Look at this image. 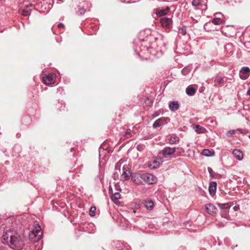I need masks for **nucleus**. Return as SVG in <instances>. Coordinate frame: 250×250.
Wrapping results in <instances>:
<instances>
[{"mask_svg":"<svg viewBox=\"0 0 250 250\" xmlns=\"http://www.w3.org/2000/svg\"><path fill=\"white\" fill-rule=\"evenodd\" d=\"M2 242L16 250H21L25 246L22 237L16 232L11 230L3 233Z\"/></svg>","mask_w":250,"mask_h":250,"instance_id":"1","label":"nucleus"},{"mask_svg":"<svg viewBox=\"0 0 250 250\" xmlns=\"http://www.w3.org/2000/svg\"><path fill=\"white\" fill-rule=\"evenodd\" d=\"M42 234L41 227L36 224L33 226V229L29 233V239L33 242H36L39 240Z\"/></svg>","mask_w":250,"mask_h":250,"instance_id":"2","label":"nucleus"},{"mask_svg":"<svg viewBox=\"0 0 250 250\" xmlns=\"http://www.w3.org/2000/svg\"><path fill=\"white\" fill-rule=\"evenodd\" d=\"M176 149L179 150L180 151L183 152L184 150L182 147H170L168 146L165 147L162 151L159 153V155H163V158H167L172 154H174L176 151Z\"/></svg>","mask_w":250,"mask_h":250,"instance_id":"3","label":"nucleus"},{"mask_svg":"<svg viewBox=\"0 0 250 250\" xmlns=\"http://www.w3.org/2000/svg\"><path fill=\"white\" fill-rule=\"evenodd\" d=\"M139 176L145 182L149 184H153L156 182V178L150 173H144Z\"/></svg>","mask_w":250,"mask_h":250,"instance_id":"4","label":"nucleus"},{"mask_svg":"<svg viewBox=\"0 0 250 250\" xmlns=\"http://www.w3.org/2000/svg\"><path fill=\"white\" fill-rule=\"evenodd\" d=\"M163 162V158L161 157L160 155L158 157L155 158L153 160L149 162L148 166L149 167L152 169L156 168L159 167Z\"/></svg>","mask_w":250,"mask_h":250,"instance_id":"5","label":"nucleus"},{"mask_svg":"<svg viewBox=\"0 0 250 250\" xmlns=\"http://www.w3.org/2000/svg\"><path fill=\"white\" fill-rule=\"evenodd\" d=\"M160 22L162 27L165 29H169L172 27V21L171 19L164 17L161 19Z\"/></svg>","mask_w":250,"mask_h":250,"instance_id":"6","label":"nucleus"},{"mask_svg":"<svg viewBox=\"0 0 250 250\" xmlns=\"http://www.w3.org/2000/svg\"><path fill=\"white\" fill-rule=\"evenodd\" d=\"M250 69L248 67H243L240 70L239 76L241 79L246 80L250 76Z\"/></svg>","mask_w":250,"mask_h":250,"instance_id":"7","label":"nucleus"},{"mask_svg":"<svg viewBox=\"0 0 250 250\" xmlns=\"http://www.w3.org/2000/svg\"><path fill=\"white\" fill-rule=\"evenodd\" d=\"M205 209L207 212L212 215L216 214L217 213L216 208L211 204H208L205 205Z\"/></svg>","mask_w":250,"mask_h":250,"instance_id":"8","label":"nucleus"},{"mask_svg":"<svg viewBox=\"0 0 250 250\" xmlns=\"http://www.w3.org/2000/svg\"><path fill=\"white\" fill-rule=\"evenodd\" d=\"M54 75L50 74L43 78V82L46 85H49L54 82Z\"/></svg>","mask_w":250,"mask_h":250,"instance_id":"9","label":"nucleus"},{"mask_svg":"<svg viewBox=\"0 0 250 250\" xmlns=\"http://www.w3.org/2000/svg\"><path fill=\"white\" fill-rule=\"evenodd\" d=\"M123 172L121 176V178L124 181L127 180L129 179V177L130 176V171L125 167H123Z\"/></svg>","mask_w":250,"mask_h":250,"instance_id":"10","label":"nucleus"},{"mask_svg":"<svg viewBox=\"0 0 250 250\" xmlns=\"http://www.w3.org/2000/svg\"><path fill=\"white\" fill-rule=\"evenodd\" d=\"M217 184L215 182H212L210 183L208 190L211 195H214L216 190Z\"/></svg>","mask_w":250,"mask_h":250,"instance_id":"11","label":"nucleus"},{"mask_svg":"<svg viewBox=\"0 0 250 250\" xmlns=\"http://www.w3.org/2000/svg\"><path fill=\"white\" fill-rule=\"evenodd\" d=\"M232 153L235 157L238 160H241L243 158V154L239 150L234 149Z\"/></svg>","mask_w":250,"mask_h":250,"instance_id":"12","label":"nucleus"},{"mask_svg":"<svg viewBox=\"0 0 250 250\" xmlns=\"http://www.w3.org/2000/svg\"><path fill=\"white\" fill-rule=\"evenodd\" d=\"M169 107L171 111H174L177 110L179 107L178 102L173 101L170 102L169 104Z\"/></svg>","mask_w":250,"mask_h":250,"instance_id":"13","label":"nucleus"},{"mask_svg":"<svg viewBox=\"0 0 250 250\" xmlns=\"http://www.w3.org/2000/svg\"><path fill=\"white\" fill-rule=\"evenodd\" d=\"M169 11V7H167L165 9H158L156 12V14L159 16H163L167 15Z\"/></svg>","mask_w":250,"mask_h":250,"instance_id":"14","label":"nucleus"},{"mask_svg":"<svg viewBox=\"0 0 250 250\" xmlns=\"http://www.w3.org/2000/svg\"><path fill=\"white\" fill-rule=\"evenodd\" d=\"M144 205L147 209L151 210L153 208L154 204L152 200H146L144 201Z\"/></svg>","mask_w":250,"mask_h":250,"instance_id":"15","label":"nucleus"},{"mask_svg":"<svg viewBox=\"0 0 250 250\" xmlns=\"http://www.w3.org/2000/svg\"><path fill=\"white\" fill-rule=\"evenodd\" d=\"M32 6V4L27 5L26 6V8L23 9L21 10V14L24 16H27L30 14L31 9L29 7Z\"/></svg>","mask_w":250,"mask_h":250,"instance_id":"16","label":"nucleus"},{"mask_svg":"<svg viewBox=\"0 0 250 250\" xmlns=\"http://www.w3.org/2000/svg\"><path fill=\"white\" fill-rule=\"evenodd\" d=\"M193 128L198 134L204 133L206 131V129L204 127L199 125H196L194 126Z\"/></svg>","mask_w":250,"mask_h":250,"instance_id":"17","label":"nucleus"},{"mask_svg":"<svg viewBox=\"0 0 250 250\" xmlns=\"http://www.w3.org/2000/svg\"><path fill=\"white\" fill-rule=\"evenodd\" d=\"M179 142V138L175 134H172L169 140V143L171 145L176 144Z\"/></svg>","mask_w":250,"mask_h":250,"instance_id":"18","label":"nucleus"},{"mask_svg":"<svg viewBox=\"0 0 250 250\" xmlns=\"http://www.w3.org/2000/svg\"><path fill=\"white\" fill-rule=\"evenodd\" d=\"M121 198V194L119 192H115L111 196V200L115 203L118 202V200Z\"/></svg>","mask_w":250,"mask_h":250,"instance_id":"19","label":"nucleus"},{"mask_svg":"<svg viewBox=\"0 0 250 250\" xmlns=\"http://www.w3.org/2000/svg\"><path fill=\"white\" fill-rule=\"evenodd\" d=\"M196 92L195 89L193 87H188L186 89V93L189 96H193Z\"/></svg>","mask_w":250,"mask_h":250,"instance_id":"20","label":"nucleus"},{"mask_svg":"<svg viewBox=\"0 0 250 250\" xmlns=\"http://www.w3.org/2000/svg\"><path fill=\"white\" fill-rule=\"evenodd\" d=\"M202 153L204 156L207 157L212 156L214 155L213 152L211 151L208 149H205L203 150Z\"/></svg>","mask_w":250,"mask_h":250,"instance_id":"21","label":"nucleus"},{"mask_svg":"<svg viewBox=\"0 0 250 250\" xmlns=\"http://www.w3.org/2000/svg\"><path fill=\"white\" fill-rule=\"evenodd\" d=\"M163 120L162 119H159L157 120L153 124V126L154 128H157L160 126L162 125Z\"/></svg>","mask_w":250,"mask_h":250,"instance_id":"22","label":"nucleus"},{"mask_svg":"<svg viewBox=\"0 0 250 250\" xmlns=\"http://www.w3.org/2000/svg\"><path fill=\"white\" fill-rule=\"evenodd\" d=\"M212 22L215 25H220L223 23V21L219 18H214Z\"/></svg>","mask_w":250,"mask_h":250,"instance_id":"23","label":"nucleus"},{"mask_svg":"<svg viewBox=\"0 0 250 250\" xmlns=\"http://www.w3.org/2000/svg\"><path fill=\"white\" fill-rule=\"evenodd\" d=\"M202 0H193L191 4L193 6L196 7L201 5Z\"/></svg>","mask_w":250,"mask_h":250,"instance_id":"24","label":"nucleus"},{"mask_svg":"<svg viewBox=\"0 0 250 250\" xmlns=\"http://www.w3.org/2000/svg\"><path fill=\"white\" fill-rule=\"evenodd\" d=\"M217 204L218 206V207L220 208H222V209H223V208H229L230 207V206L228 203L221 204V203H218Z\"/></svg>","mask_w":250,"mask_h":250,"instance_id":"25","label":"nucleus"},{"mask_svg":"<svg viewBox=\"0 0 250 250\" xmlns=\"http://www.w3.org/2000/svg\"><path fill=\"white\" fill-rule=\"evenodd\" d=\"M215 83L220 85H223L224 83V80L222 78L218 77L215 79Z\"/></svg>","mask_w":250,"mask_h":250,"instance_id":"26","label":"nucleus"},{"mask_svg":"<svg viewBox=\"0 0 250 250\" xmlns=\"http://www.w3.org/2000/svg\"><path fill=\"white\" fill-rule=\"evenodd\" d=\"M96 210V208L95 207H92L89 210V215L91 216H95Z\"/></svg>","mask_w":250,"mask_h":250,"instance_id":"27","label":"nucleus"},{"mask_svg":"<svg viewBox=\"0 0 250 250\" xmlns=\"http://www.w3.org/2000/svg\"><path fill=\"white\" fill-rule=\"evenodd\" d=\"M85 9H84L83 8H80L78 10V14L80 15H83L85 13Z\"/></svg>","mask_w":250,"mask_h":250,"instance_id":"28","label":"nucleus"},{"mask_svg":"<svg viewBox=\"0 0 250 250\" xmlns=\"http://www.w3.org/2000/svg\"><path fill=\"white\" fill-rule=\"evenodd\" d=\"M125 136L126 138H128L131 136V132L130 131H126L125 134Z\"/></svg>","mask_w":250,"mask_h":250,"instance_id":"29","label":"nucleus"},{"mask_svg":"<svg viewBox=\"0 0 250 250\" xmlns=\"http://www.w3.org/2000/svg\"><path fill=\"white\" fill-rule=\"evenodd\" d=\"M180 33L183 35H185L186 34V31L185 27H183L181 28V31H180Z\"/></svg>","mask_w":250,"mask_h":250,"instance_id":"30","label":"nucleus"},{"mask_svg":"<svg viewBox=\"0 0 250 250\" xmlns=\"http://www.w3.org/2000/svg\"><path fill=\"white\" fill-rule=\"evenodd\" d=\"M136 176L132 177L131 179L134 182H135V183H136L137 184H139L140 183V181L136 180Z\"/></svg>","mask_w":250,"mask_h":250,"instance_id":"31","label":"nucleus"},{"mask_svg":"<svg viewBox=\"0 0 250 250\" xmlns=\"http://www.w3.org/2000/svg\"><path fill=\"white\" fill-rule=\"evenodd\" d=\"M236 131V130H230L229 132V133H228V135H229V134H230V135H231L232 134H234Z\"/></svg>","mask_w":250,"mask_h":250,"instance_id":"32","label":"nucleus"},{"mask_svg":"<svg viewBox=\"0 0 250 250\" xmlns=\"http://www.w3.org/2000/svg\"><path fill=\"white\" fill-rule=\"evenodd\" d=\"M58 27L59 28L63 27H64V25H63V23H59V24H58Z\"/></svg>","mask_w":250,"mask_h":250,"instance_id":"33","label":"nucleus"},{"mask_svg":"<svg viewBox=\"0 0 250 250\" xmlns=\"http://www.w3.org/2000/svg\"><path fill=\"white\" fill-rule=\"evenodd\" d=\"M239 208V207H237V206H235L234 208H233V209L234 210H237Z\"/></svg>","mask_w":250,"mask_h":250,"instance_id":"34","label":"nucleus"},{"mask_svg":"<svg viewBox=\"0 0 250 250\" xmlns=\"http://www.w3.org/2000/svg\"><path fill=\"white\" fill-rule=\"evenodd\" d=\"M140 147H141V146H137V149H138V150H139V151H141Z\"/></svg>","mask_w":250,"mask_h":250,"instance_id":"35","label":"nucleus"},{"mask_svg":"<svg viewBox=\"0 0 250 250\" xmlns=\"http://www.w3.org/2000/svg\"><path fill=\"white\" fill-rule=\"evenodd\" d=\"M247 93L250 96V89L247 91Z\"/></svg>","mask_w":250,"mask_h":250,"instance_id":"36","label":"nucleus"},{"mask_svg":"<svg viewBox=\"0 0 250 250\" xmlns=\"http://www.w3.org/2000/svg\"><path fill=\"white\" fill-rule=\"evenodd\" d=\"M185 70H186L185 69H183L182 71V72L184 74V72L185 71Z\"/></svg>","mask_w":250,"mask_h":250,"instance_id":"37","label":"nucleus"},{"mask_svg":"<svg viewBox=\"0 0 250 250\" xmlns=\"http://www.w3.org/2000/svg\"><path fill=\"white\" fill-rule=\"evenodd\" d=\"M193 21H195V22H197V20H195V19L192 18Z\"/></svg>","mask_w":250,"mask_h":250,"instance_id":"38","label":"nucleus"},{"mask_svg":"<svg viewBox=\"0 0 250 250\" xmlns=\"http://www.w3.org/2000/svg\"><path fill=\"white\" fill-rule=\"evenodd\" d=\"M58 1H60V2H63V0H58Z\"/></svg>","mask_w":250,"mask_h":250,"instance_id":"39","label":"nucleus"},{"mask_svg":"<svg viewBox=\"0 0 250 250\" xmlns=\"http://www.w3.org/2000/svg\"><path fill=\"white\" fill-rule=\"evenodd\" d=\"M250 139V137H249Z\"/></svg>","mask_w":250,"mask_h":250,"instance_id":"40","label":"nucleus"}]
</instances>
